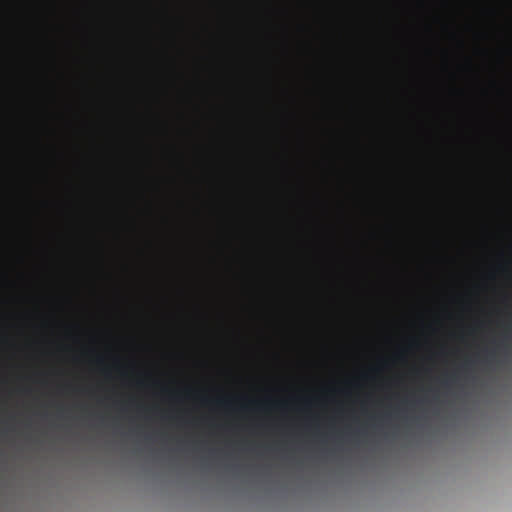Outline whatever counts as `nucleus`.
Masks as SVG:
<instances>
[{
    "label": "nucleus",
    "instance_id": "f257e3e1",
    "mask_svg": "<svg viewBox=\"0 0 512 512\" xmlns=\"http://www.w3.org/2000/svg\"><path fill=\"white\" fill-rule=\"evenodd\" d=\"M216 403L219 404L220 406H227L230 404V400L225 398H219L216 400Z\"/></svg>",
    "mask_w": 512,
    "mask_h": 512
},
{
    "label": "nucleus",
    "instance_id": "20e7f679",
    "mask_svg": "<svg viewBox=\"0 0 512 512\" xmlns=\"http://www.w3.org/2000/svg\"><path fill=\"white\" fill-rule=\"evenodd\" d=\"M250 404L257 405V404H259V403H258V402H256V401H252V402H250Z\"/></svg>",
    "mask_w": 512,
    "mask_h": 512
},
{
    "label": "nucleus",
    "instance_id": "f03ea898",
    "mask_svg": "<svg viewBox=\"0 0 512 512\" xmlns=\"http://www.w3.org/2000/svg\"><path fill=\"white\" fill-rule=\"evenodd\" d=\"M456 378V375L455 374H451L448 376V378L445 379V381H443V383H445L446 386L450 385L452 383V381Z\"/></svg>",
    "mask_w": 512,
    "mask_h": 512
},
{
    "label": "nucleus",
    "instance_id": "7ed1b4c3",
    "mask_svg": "<svg viewBox=\"0 0 512 512\" xmlns=\"http://www.w3.org/2000/svg\"><path fill=\"white\" fill-rule=\"evenodd\" d=\"M468 365H469V361H466L465 366H464V369H465V370H467Z\"/></svg>",
    "mask_w": 512,
    "mask_h": 512
}]
</instances>
